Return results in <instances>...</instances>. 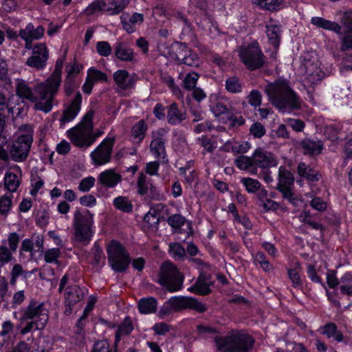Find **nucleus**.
I'll use <instances>...</instances> for the list:
<instances>
[{
  "mask_svg": "<svg viewBox=\"0 0 352 352\" xmlns=\"http://www.w3.org/2000/svg\"><path fill=\"white\" fill-rule=\"evenodd\" d=\"M16 93L20 98L34 102L36 110L45 113L52 110L56 96L45 81L37 84L32 89L27 81L19 78L16 80Z\"/></svg>",
  "mask_w": 352,
  "mask_h": 352,
  "instance_id": "1",
  "label": "nucleus"
},
{
  "mask_svg": "<svg viewBox=\"0 0 352 352\" xmlns=\"http://www.w3.org/2000/svg\"><path fill=\"white\" fill-rule=\"evenodd\" d=\"M265 92L269 101L279 109H298L300 107V98L287 80L279 78L268 83L265 87Z\"/></svg>",
  "mask_w": 352,
  "mask_h": 352,
  "instance_id": "2",
  "label": "nucleus"
},
{
  "mask_svg": "<svg viewBox=\"0 0 352 352\" xmlns=\"http://www.w3.org/2000/svg\"><path fill=\"white\" fill-rule=\"evenodd\" d=\"M93 110H89L83 117L82 121L74 128L68 131V137L78 147H89L96 140L93 134L92 119Z\"/></svg>",
  "mask_w": 352,
  "mask_h": 352,
  "instance_id": "3",
  "label": "nucleus"
},
{
  "mask_svg": "<svg viewBox=\"0 0 352 352\" xmlns=\"http://www.w3.org/2000/svg\"><path fill=\"white\" fill-rule=\"evenodd\" d=\"M217 349L222 352H249L254 344L252 338L246 334L233 333L216 340Z\"/></svg>",
  "mask_w": 352,
  "mask_h": 352,
  "instance_id": "4",
  "label": "nucleus"
},
{
  "mask_svg": "<svg viewBox=\"0 0 352 352\" xmlns=\"http://www.w3.org/2000/svg\"><path fill=\"white\" fill-rule=\"evenodd\" d=\"M93 214L87 209H77L74 213L73 226L76 241L87 244L92 236Z\"/></svg>",
  "mask_w": 352,
  "mask_h": 352,
  "instance_id": "5",
  "label": "nucleus"
},
{
  "mask_svg": "<svg viewBox=\"0 0 352 352\" xmlns=\"http://www.w3.org/2000/svg\"><path fill=\"white\" fill-rule=\"evenodd\" d=\"M107 252L109 265L114 272L122 273L127 270L131 258L121 243L111 241L107 245Z\"/></svg>",
  "mask_w": 352,
  "mask_h": 352,
  "instance_id": "6",
  "label": "nucleus"
},
{
  "mask_svg": "<svg viewBox=\"0 0 352 352\" xmlns=\"http://www.w3.org/2000/svg\"><path fill=\"white\" fill-rule=\"evenodd\" d=\"M239 56L243 65L251 71L260 69L265 63V55L258 43L241 47Z\"/></svg>",
  "mask_w": 352,
  "mask_h": 352,
  "instance_id": "7",
  "label": "nucleus"
},
{
  "mask_svg": "<svg viewBox=\"0 0 352 352\" xmlns=\"http://www.w3.org/2000/svg\"><path fill=\"white\" fill-rule=\"evenodd\" d=\"M170 56L179 65H185L192 67H198L201 60L199 55L192 50L186 43L176 42L171 46Z\"/></svg>",
  "mask_w": 352,
  "mask_h": 352,
  "instance_id": "8",
  "label": "nucleus"
},
{
  "mask_svg": "<svg viewBox=\"0 0 352 352\" xmlns=\"http://www.w3.org/2000/svg\"><path fill=\"white\" fill-rule=\"evenodd\" d=\"M29 320H34L41 324L46 326L49 320V311L44 302H39L32 299L28 305L22 311L20 318L21 323Z\"/></svg>",
  "mask_w": 352,
  "mask_h": 352,
  "instance_id": "9",
  "label": "nucleus"
},
{
  "mask_svg": "<svg viewBox=\"0 0 352 352\" xmlns=\"http://www.w3.org/2000/svg\"><path fill=\"white\" fill-rule=\"evenodd\" d=\"M130 0H96L86 9L87 15H92L96 12L103 11L110 15L118 14L127 7Z\"/></svg>",
  "mask_w": 352,
  "mask_h": 352,
  "instance_id": "10",
  "label": "nucleus"
},
{
  "mask_svg": "<svg viewBox=\"0 0 352 352\" xmlns=\"http://www.w3.org/2000/svg\"><path fill=\"white\" fill-rule=\"evenodd\" d=\"M33 142L32 135L30 133L19 135L12 142L10 153L13 161L22 162L28 158Z\"/></svg>",
  "mask_w": 352,
  "mask_h": 352,
  "instance_id": "11",
  "label": "nucleus"
},
{
  "mask_svg": "<svg viewBox=\"0 0 352 352\" xmlns=\"http://www.w3.org/2000/svg\"><path fill=\"white\" fill-rule=\"evenodd\" d=\"M184 276L175 265L167 261L160 267V283L166 286H182Z\"/></svg>",
  "mask_w": 352,
  "mask_h": 352,
  "instance_id": "12",
  "label": "nucleus"
},
{
  "mask_svg": "<svg viewBox=\"0 0 352 352\" xmlns=\"http://www.w3.org/2000/svg\"><path fill=\"white\" fill-rule=\"evenodd\" d=\"M114 144L115 138L107 137L91 153L90 157L95 166H102L110 162Z\"/></svg>",
  "mask_w": 352,
  "mask_h": 352,
  "instance_id": "13",
  "label": "nucleus"
},
{
  "mask_svg": "<svg viewBox=\"0 0 352 352\" xmlns=\"http://www.w3.org/2000/svg\"><path fill=\"white\" fill-rule=\"evenodd\" d=\"M167 303L173 309L174 312L190 309L198 313H204L207 310L206 305L195 298L186 296H173L167 300Z\"/></svg>",
  "mask_w": 352,
  "mask_h": 352,
  "instance_id": "14",
  "label": "nucleus"
},
{
  "mask_svg": "<svg viewBox=\"0 0 352 352\" xmlns=\"http://www.w3.org/2000/svg\"><path fill=\"white\" fill-rule=\"evenodd\" d=\"M344 31L340 34V50L341 52H352V10L344 14L342 18Z\"/></svg>",
  "mask_w": 352,
  "mask_h": 352,
  "instance_id": "15",
  "label": "nucleus"
},
{
  "mask_svg": "<svg viewBox=\"0 0 352 352\" xmlns=\"http://www.w3.org/2000/svg\"><path fill=\"white\" fill-rule=\"evenodd\" d=\"M168 131L164 128H159L151 133L152 140L150 144V149L156 158H164L165 143L167 140Z\"/></svg>",
  "mask_w": 352,
  "mask_h": 352,
  "instance_id": "16",
  "label": "nucleus"
},
{
  "mask_svg": "<svg viewBox=\"0 0 352 352\" xmlns=\"http://www.w3.org/2000/svg\"><path fill=\"white\" fill-rule=\"evenodd\" d=\"M48 50L45 44L37 43L32 48V55L26 61L27 65L42 69L46 66L48 58Z\"/></svg>",
  "mask_w": 352,
  "mask_h": 352,
  "instance_id": "17",
  "label": "nucleus"
},
{
  "mask_svg": "<svg viewBox=\"0 0 352 352\" xmlns=\"http://www.w3.org/2000/svg\"><path fill=\"white\" fill-rule=\"evenodd\" d=\"M81 103L82 95L80 92H77L74 98L64 105L65 109L60 119L61 126L73 120L76 117L80 110Z\"/></svg>",
  "mask_w": 352,
  "mask_h": 352,
  "instance_id": "18",
  "label": "nucleus"
},
{
  "mask_svg": "<svg viewBox=\"0 0 352 352\" xmlns=\"http://www.w3.org/2000/svg\"><path fill=\"white\" fill-rule=\"evenodd\" d=\"M254 166L261 168H269L277 165L275 155L262 148H257L252 154Z\"/></svg>",
  "mask_w": 352,
  "mask_h": 352,
  "instance_id": "19",
  "label": "nucleus"
},
{
  "mask_svg": "<svg viewBox=\"0 0 352 352\" xmlns=\"http://www.w3.org/2000/svg\"><path fill=\"white\" fill-rule=\"evenodd\" d=\"M43 237L42 235L34 234L31 239H25L23 241L21 250L29 252L32 259H36V254L38 253L41 256L43 253Z\"/></svg>",
  "mask_w": 352,
  "mask_h": 352,
  "instance_id": "20",
  "label": "nucleus"
},
{
  "mask_svg": "<svg viewBox=\"0 0 352 352\" xmlns=\"http://www.w3.org/2000/svg\"><path fill=\"white\" fill-rule=\"evenodd\" d=\"M301 69L305 71L307 80L311 84L320 81L324 76L318 60H305Z\"/></svg>",
  "mask_w": 352,
  "mask_h": 352,
  "instance_id": "21",
  "label": "nucleus"
},
{
  "mask_svg": "<svg viewBox=\"0 0 352 352\" xmlns=\"http://www.w3.org/2000/svg\"><path fill=\"white\" fill-rule=\"evenodd\" d=\"M166 120L168 124L172 126L182 124L187 119L186 111L179 107L176 102H172L166 107Z\"/></svg>",
  "mask_w": 352,
  "mask_h": 352,
  "instance_id": "22",
  "label": "nucleus"
},
{
  "mask_svg": "<svg viewBox=\"0 0 352 352\" xmlns=\"http://www.w3.org/2000/svg\"><path fill=\"white\" fill-rule=\"evenodd\" d=\"M83 295L80 287H67L65 294V315L69 316L72 313L74 305L82 299Z\"/></svg>",
  "mask_w": 352,
  "mask_h": 352,
  "instance_id": "23",
  "label": "nucleus"
},
{
  "mask_svg": "<svg viewBox=\"0 0 352 352\" xmlns=\"http://www.w3.org/2000/svg\"><path fill=\"white\" fill-rule=\"evenodd\" d=\"M138 192L140 195H148L152 198L158 195V192L155 186L153 185L152 180L147 177L143 173L138 175L137 181Z\"/></svg>",
  "mask_w": 352,
  "mask_h": 352,
  "instance_id": "24",
  "label": "nucleus"
},
{
  "mask_svg": "<svg viewBox=\"0 0 352 352\" xmlns=\"http://www.w3.org/2000/svg\"><path fill=\"white\" fill-rule=\"evenodd\" d=\"M113 80L120 90L125 91L132 89L135 86V80L129 76L128 72L124 69H119L114 72Z\"/></svg>",
  "mask_w": 352,
  "mask_h": 352,
  "instance_id": "25",
  "label": "nucleus"
},
{
  "mask_svg": "<svg viewBox=\"0 0 352 352\" xmlns=\"http://www.w3.org/2000/svg\"><path fill=\"white\" fill-rule=\"evenodd\" d=\"M323 143L320 140L306 138L299 144V148L305 155L315 156L319 155L323 149Z\"/></svg>",
  "mask_w": 352,
  "mask_h": 352,
  "instance_id": "26",
  "label": "nucleus"
},
{
  "mask_svg": "<svg viewBox=\"0 0 352 352\" xmlns=\"http://www.w3.org/2000/svg\"><path fill=\"white\" fill-rule=\"evenodd\" d=\"M63 59L57 60L55 69L50 75V76L45 81L56 95L62 82L61 69L63 67Z\"/></svg>",
  "mask_w": 352,
  "mask_h": 352,
  "instance_id": "27",
  "label": "nucleus"
},
{
  "mask_svg": "<svg viewBox=\"0 0 352 352\" xmlns=\"http://www.w3.org/2000/svg\"><path fill=\"white\" fill-rule=\"evenodd\" d=\"M98 182L107 188H113L122 179V175L115 172L113 169H109L102 172L98 177Z\"/></svg>",
  "mask_w": 352,
  "mask_h": 352,
  "instance_id": "28",
  "label": "nucleus"
},
{
  "mask_svg": "<svg viewBox=\"0 0 352 352\" xmlns=\"http://www.w3.org/2000/svg\"><path fill=\"white\" fill-rule=\"evenodd\" d=\"M297 171L299 176L310 182H318L321 178V175L318 170L305 162H300L298 164Z\"/></svg>",
  "mask_w": 352,
  "mask_h": 352,
  "instance_id": "29",
  "label": "nucleus"
},
{
  "mask_svg": "<svg viewBox=\"0 0 352 352\" xmlns=\"http://www.w3.org/2000/svg\"><path fill=\"white\" fill-rule=\"evenodd\" d=\"M45 32V28L42 25L34 27L33 23H28L25 28L21 29L19 32V35L21 38H30L33 40L41 39Z\"/></svg>",
  "mask_w": 352,
  "mask_h": 352,
  "instance_id": "30",
  "label": "nucleus"
},
{
  "mask_svg": "<svg viewBox=\"0 0 352 352\" xmlns=\"http://www.w3.org/2000/svg\"><path fill=\"white\" fill-rule=\"evenodd\" d=\"M281 26L274 21L266 25V34L270 44L278 47L281 38Z\"/></svg>",
  "mask_w": 352,
  "mask_h": 352,
  "instance_id": "31",
  "label": "nucleus"
},
{
  "mask_svg": "<svg viewBox=\"0 0 352 352\" xmlns=\"http://www.w3.org/2000/svg\"><path fill=\"white\" fill-rule=\"evenodd\" d=\"M311 23L312 25L316 26L319 28H322L324 30H330L336 34H340L342 27L338 23L327 20L322 17L314 16L311 19Z\"/></svg>",
  "mask_w": 352,
  "mask_h": 352,
  "instance_id": "32",
  "label": "nucleus"
},
{
  "mask_svg": "<svg viewBox=\"0 0 352 352\" xmlns=\"http://www.w3.org/2000/svg\"><path fill=\"white\" fill-rule=\"evenodd\" d=\"M234 164L240 170H247L252 175L257 173V168L254 166L252 156L240 155L234 160Z\"/></svg>",
  "mask_w": 352,
  "mask_h": 352,
  "instance_id": "33",
  "label": "nucleus"
},
{
  "mask_svg": "<svg viewBox=\"0 0 352 352\" xmlns=\"http://www.w3.org/2000/svg\"><path fill=\"white\" fill-rule=\"evenodd\" d=\"M167 223L172 228L173 233H182L184 231L182 227L187 223V220L181 214H174L168 217Z\"/></svg>",
  "mask_w": 352,
  "mask_h": 352,
  "instance_id": "34",
  "label": "nucleus"
},
{
  "mask_svg": "<svg viewBox=\"0 0 352 352\" xmlns=\"http://www.w3.org/2000/svg\"><path fill=\"white\" fill-rule=\"evenodd\" d=\"M148 125L144 120H140L132 126L131 133L133 140L137 142H141L145 137Z\"/></svg>",
  "mask_w": 352,
  "mask_h": 352,
  "instance_id": "35",
  "label": "nucleus"
},
{
  "mask_svg": "<svg viewBox=\"0 0 352 352\" xmlns=\"http://www.w3.org/2000/svg\"><path fill=\"white\" fill-rule=\"evenodd\" d=\"M116 56L122 61H131L133 58V50L124 43H118L115 46Z\"/></svg>",
  "mask_w": 352,
  "mask_h": 352,
  "instance_id": "36",
  "label": "nucleus"
},
{
  "mask_svg": "<svg viewBox=\"0 0 352 352\" xmlns=\"http://www.w3.org/2000/svg\"><path fill=\"white\" fill-rule=\"evenodd\" d=\"M157 300L154 298H143L138 302L139 311L142 314L155 313L157 310Z\"/></svg>",
  "mask_w": 352,
  "mask_h": 352,
  "instance_id": "37",
  "label": "nucleus"
},
{
  "mask_svg": "<svg viewBox=\"0 0 352 352\" xmlns=\"http://www.w3.org/2000/svg\"><path fill=\"white\" fill-rule=\"evenodd\" d=\"M21 184V180L19 177L11 172L6 173L3 179L4 188L10 193L14 192L17 190Z\"/></svg>",
  "mask_w": 352,
  "mask_h": 352,
  "instance_id": "38",
  "label": "nucleus"
},
{
  "mask_svg": "<svg viewBox=\"0 0 352 352\" xmlns=\"http://www.w3.org/2000/svg\"><path fill=\"white\" fill-rule=\"evenodd\" d=\"M293 175L285 166L278 168V183L277 187L291 186L294 184Z\"/></svg>",
  "mask_w": 352,
  "mask_h": 352,
  "instance_id": "39",
  "label": "nucleus"
},
{
  "mask_svg": "<svg viewBox=\"0 0 352 352\" xmlns=\"http://www.w3.org/2000/svg\"><path fill=\"white\" fill-rule=\"evenodd\" d=\"M254 5L268 11H276L280 9L283 0H252Z\"/></svg>",
  "mask_w": 352,
  "mask_h": 352,
  "instance_id": "40",
  "label": "nucleus"
},
{
  "mask_svg": "<svg viewBox=\"0 0 352 352\" xmlns=\"http://www.w3.org/2000/svg\"><path fill=\"white\" fill-rule=\"evenodd\" d=\"M322 333L327 338H333L338 342L343 340L342 333L338 331L337 326L333 322H329L324 325Z\"/></svg>",
  "mask_w": 352,
  "mask_h": 352,
  "instance_id": "41",
  "label": "nucleus"
},
{
  "mask_svg": "<svg viewBox=\"0 0 352 352\" xmlns=\"http://www.w3.org/2000/svg\"><path fill=\"white\" fill-rule=\"evenodd\" d=\"M168 251L175 261H183L186 256V251L179 243H170Z\"/></svg>",
  "mask_w": 352,
  "mask_h": 352,
  "instance_id": "42",
  "label": "nucleus"
},
{
  "mask_svg": "<svg viewBox=\"0 0 352 352\" xmlns=\"http://www.w3.org/2000/svg\"><path fill=\"white\" fill-rule=\"evenodd\" d=\"M133 330V325L129 318H125L123 323L119 326L115 336V344L118 345L122 336L129 335Z\"/></svg>",
  "mask_w": 352,
  "mask_h": 352,
  "instance_id": "43",
  "label": "nucleus"
},
{
  "mask_svg": "<svg viewBox=\"0 0 352 352\" xmlns=\"http://www.w3.org/2000/svg\"><path fill=\"white\" fill-rule=\"evenodd\" d=\"M113 205L118 210L124 212H131L133 210V205L126 197L119 196L114 199Z\"/></svg>",
  "mask_w": 352,
  "mask_h": 352,
  "instance_id": "44",
  "label": "nucleus"
},
{
  "mask_svg": "<svg viewBox=\"0 0 352 352\" xmlns=\"http://www.w3.org/2000/svg\"><path fill=\"white\" fill-rule=\"evenodd\" d=\"M91 352H118L117 345L114 344L112 347L107 340H98L93 344Z\"/></svg>",
  "mask_w": 352,
  "mask_h": 352,
  "instance_id": "45",
  "label": "nucleus"
},
{
  "mask_svg": "<svg viewBox=\"0 0 352 352\" xmlns=\"http://www.w3.org/2000/svg\"><path fill=\"white\" fill-rule=\"evenodd\" d=\"M344 289L346 287H326L328 298L338 307H340L339 300L343 297L342 289Z\"/></svg>",
  "mask_w": 352,
  "mask_h": 352,
  "instance_id": "46",
  "label": "nucleus"
},
{
  "mask_svg": "<svg viewBox=\"0 0 352 352\" xmlns=\"http://www.w3.org/2000/svg\"><path fill=\"white\" fill-rule=\"evenodd\" d=\"M12 195L6 194L0 197V214L6 217L12 206Z\"/></svg>",
  "mask_w": 352,
  "mask_h": 352,
  "instance_id": "47",
  "label": "nucleus"
},
{
  "mask_svg": "<svg viewBox=\"0 0 352 352\" xmlns=\"http://www.w3.org/2000/svg\"><path fill=\"white\" fill-rule=\"evenodd\" d=\"M226 89L230 93H240L242 90L241 84L236 76H231L226 80Z\"/></svg>",
  "mask_w": 352,
  "mask_h": 352,
  "instance_id": "48",
  "label": "nucleus"
},
{
  "mask_svg": "<svg viewBox=\"0 0 352 352\" xmlns=\"http://www.w3.org/2000/svg\"><path fill=\"white\" fill-rule=\"evenodd\" d=\"M199 75L196 72H190L183 80V87L188 91L192 90L197 85Z\"/></svg>",
  "mask_w": 352,
  "mask_h": 352,
  "instance_id": "49",
  "label": "nucleus"
},
{
  "mask_svg": "<svg viewBox=\"0 0 352 352\" xmlns=\"http://www.w3.org/2000/svg\"><path fill=\"white\" fill-rule=\"evenodd\" d=\"M241 182L249 193L256 192L261 187V183L257 179L250 177H243Z\"/></svg>",
  "mask_w": 352,
  "mask_h": 352,
  "instance_id": "50",
  "label": "nucleus"
},
{
  "mask_svg": "<svg viewBox=\"0 0 352 352\" xmlns=\"http://www.w3.org/2000/svg\"><path fill=\"white\" fill-rule=\"evenodd\" d=\"M210 109L215 117H219L221 115L228 116L231 114L230 107L220 101L212 105Z\"/></svg>",
  "mask_w": 352,
  "mask_h": 352,
  "instance_id": "51",
  "label": "nucleus"
},
{
  "mask_svg": "<svg viewBox=\"0 0 352 352\" xmlns=\"http://www.w3.org/2000/svg\"><path fill=\"white\" fill-rule=\"evenodd\" d=\"M24 322H25L24 327L20 330L21 335H25L35 330H42L45 327L43 324L39 325L40 323L32 320H26Z\"/></svg>",
  "mask_w": 352,
  "mask_h": 352,
  "instance_id": "52",
  "label": "nucleus"
},
{
  "mask_svg": "<svg viewBox=\"0 0 352 352\" xmlns=\"http://www.w3.org/2000/svg\"><path fill=\"white\" fill-rule=\"evenodd\" d=\"M44 260L46 263H56L58 258L60 256V250L59 248H54L47 249L44 252Z\"/></svg>",
  "mask_w": 352,
  "mask_h": 352,
  "instance_id": "53",
  "label": "nucleus"
},
{
  "mask_svg": "<svg viewBox=\"0 0 352 352\" xmlns=\"http://www.w3.org/2000/svg\"><path fill=\"white\" fill-rule=\"evenodd\" d=\"M96 49L101 56L107 57L112 52L111 47L107 41H99L96 43Z\"/></svg>",
  "mask_w": 352,
  "mask_h": 352,
  "instance_id": "54",
  "label": "nucleus"
},
{
  "mask_svg": "<svg viewBox=\"0 0 352 352\" xmlns=\"http://www.w3.org/2000/svg\"><path fill=\"white\" fill-rule=\"evenodd\" d=\"M266 133L265 126L260 122L253 123L250 128V133L255 138H262Z\"/></svg>",
  "mask_w": 352,
  "mask_h": 352,
  "instance_id": "55",
  "label": "nucleus"
},
{
  "mask_svg": "<svg viewBox=\"0 0 352 352\" xmlns=\"http://www.w3.org/2000/svg\"><path fill=\"white\" fill-rule=\"evenodd\" d=\"M266 195H267V192L265 190H264L262 194L260 195V200L262 201V206L263 208H264V210L265 211H268L270 210H276L279 207V204L272 200V199H266L265 200H262V197H266Z\"/></svg>",
  "mask_w": 352,
  "mask_h": 352,
  "instance_id": "56",
  "label": "nucleus"
},
{
  "mask_svg": "<svg viewBox=\"0 0 352 352\" xmlns=\"http://www.w3.org/2000/svg\"><path fill=\"white\" fill-rule=\"evenodd\" d=\"M91 254L94 257V263L96 265L100 263L102 261L104 260V254L98 245V242H95L94 247L91 249Z\"/></svg>",
  "mask_w": 352,
  "mask_h": 352,
  "instance_id": "57",
  "label": "nucleus"
},
{
  "mask_svg": "<svg viewBox=\"0 0 352 352\" xmlns=\"http://www.w3.org/2000/svg\"><path fill=\"white\" fill-rule=\"evenodd\" d=\"M300 267V263L298 262H296L295 263V267L294 269H289L287 270V274L289 278V279L292 280V282L294 284L296 285H301V278L299 274V272L298 271V269Z\"/></svg>",
  "mask_w": 352,
  "mask_h": 352,
  "instance_id": "58",
  "label": "nucleus"
},
{
  "mask_svg": "<svg viewBox=\"0 0 352 352\" xmlns=\"http://www.w3.org/2000/svg\"><path fill=\"white\" fill-rule=\"evenodd\" d=\"M95 181V178L91 176L82 179L78 185V190L83 192L89 191L94 186Z\"/></svg>",
  "mask_w": 352,
  "mask_h": 352,
  "instance_id": "59",
  "label": "nucleus"
},
{
  "mask_svg": "<svg viewBox=\"0 0 352 352\" xmlns=\"http://www.w3.org/2000/svg\"><path fill=\"white\" fill-rule=\"evenodd\" d=\"M276 188L282 193L284 199H287L291 204H295L297 199L291 189V186L277 187Z\"/></svg>",
  "mask_w": 352,
  "mask_h": 352,
  "instance_id": "60",
  "label": "nucleus"
},
{
  "mask_svg": "<svg viewBox=\"0 0 352 352\" xmlns=\"http://www.w3.org/2000/svg\"><path fill=\"white\" fill-rule=\"evenodd\" d=\"M340 129L336 125H330L326 128L325 133L331 141H336L340 138Z\"/></svg>",
  "mask_w": 352,
  "mask_h": 352,
  "instance_id": "61",
  "label": "nucleus"
},
{
  "mask_svg": "<svg viewBox=\"0 0 352 352\" xmlns=\"http://www.w3.org/2000/svg\"><path fill=\"white\" fill-rule=\"evenodd\" d=\"M91 80H93L94 82L96 81L101 80V81H107V75L101 71L90 69L89 70V74L87 76Z\"/></svg>",
  "mask_w": 352,
  "mask_h": 352,
  "instance_id": "62",
  "label": "nucleus"
},
{
  "mask_svg": "<svg viewBox=\"0 0 352 352\" xmlns=\"http://www.w3.org/2000/svg\"><path fill=\"white\" fill-rule=\"evenodd\" d=\"M144 221L151 226L156 225L159 222L157 212L155 208H151L150 210L144 215Z\"/></svg>",
  "mask_w": 352,
  "mask_h": 352,
  "instance_id": "63",
  "label": "nucleus"
},
{
  "mask_svg": "<svg viewBox=\"0 0 352 352\" xmlns=\"http://www.w3.org/2000/svg\"><path fill=\"white\" fill-rule=\"evenodd\" d=\"M248 102L253 107H259L261 104L262 96L258 90H252L248 96Z\"/></svg>",
  "mask_w": 352,
  "mask_h": 352,
  "instance_id": "64",
  "label": "nucleus"
}]
</instances>
